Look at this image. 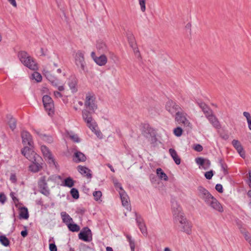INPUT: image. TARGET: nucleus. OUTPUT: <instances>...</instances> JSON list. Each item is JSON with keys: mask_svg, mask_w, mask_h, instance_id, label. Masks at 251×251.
Returning a JSON list of instances; mask_svg holds the SVG:
<instances>
[{"mask_svg": "<svg viewBox=\"0 0 251 251\" xmlns=\"http://www.w3.org/2000/svg\"><path fill=\"white\" fill-rule=\"evenodd\" d=\"M182 129L180 127H177L174 129V133L177 137H180L182 134Z\"/></svg>", "mask_w": 251, "mask_h": 251, "instance_id": "41", "label": "nucleus"}, {"mask_svg": "<svg viewBox=\"0 0 251 251\" xmlns=\"http://www.w3.org/2000/svg\"><path fill=\"white\" fill-rule=\"evenodd\" d=\"M169 152L173 160L177 165H179L181 162L180 157L177 155L176 151L174 149H170Z\"/></svg>", "mask_w": 251, "mask_h": 251, "instance_id": "23", "label": "nucleus"}, {"mask_svg": "<svg viewBox=\"0 0 251 251\" xmlns=\"http://www.w3.org/2000/svg\"><path fill=\"white\" fill-rule=\"evenodd\" d=\"M76 84V80L75 78L72 79L69 83V86L73 93L77 91Z\"/></svg>", "mask_w": 251, "mask_h": 251, "instance_id": "31", "label": "nucleus"}, {"mask_svg": "<svg viewBox=\"0 0 251 251\" xmlns=\"http://www.w3.org/2000/svg\"><path fill=\"white\" fill-rule=\"evenodd\" d=\"M126 237L128 240V242H129V244H130V246L131 251H134V248H135V245H134V241L132 240L131 237L130 235H127Z\"/></svg>", "mask_w": 251, "mask_h": 251, "instance_id": "45", "label": "nucleus"}, {"mask_svg": "<svg viewBox=\"0 0 251 251\" xmlns=\"http://www.w3.org/2000/svg\"><path fill=\"white\" fill-rule=\"evenodd\" d=\"M78 237L80 239L88 242L92 239V232L88 227H84L78 234Z\"/></svg>", "mask_w": 251, "mask_h": 251, "instance_id": "14", "label": "nucleus"}, {"mask_svg": "<svg viewBox=\"0 0 251 251\" xmlns=\"http://www.w3.org/2000/svg\"><path fill=\"white\" fill-rule=\"evenodd\" d=\"M199 105L204 113L206 117L213 113L212 110L204 103H199Z\"/></svg>", "mask_w": 251, "mask_h": 251, "instance_id": "24", "label": "nucleus"}, {"mask_svg": "<svg viewBox=\"0 0 251 251\" xmlns=\"http://www.w3.org/2000/svg\"><path fill=\"white\" fill-rule=\"evenodd\" d=\"M209 122L212 126L217 129L221 128V124L216 117L213 114V113L206 117Z\"/></svg>", "mask_w": 251, "mask_h": 251, "instance_id": "19", "label": "nucleus"}, {"mask_svg": "<svg viewBox=\"0 0 251 251\" xmlns=\"http://www.w3.org/2000/svg\"><path fill=\"white\" fill-rule=\"evenodd\" d=\"M147 130L148 131V133H146L145 134L147 138H149L150 137H152L155 136V133L151 128H148Z\"/></svg>", "mask_w": 251, "mask_h": 251, "instance_id": "46", "label": "nucleus"}, {"mask_svg": "<svg viewBox=\"0 0 251 251\" xmlns=\"http://www.w3.org/2000/svg\"><path fill=\"white\" fill-rule=\"evenodd\" d=\"M174 222L179 231L185 232L187 234L191 233L192 224L187 220L184 215L175 219Z\"/></svg>", "mask_w": 251, "mask_h": 251, "instance_id": "3", "label": "nucleus"}, {"mask_svg": "<svg viewBox=\"0 0 251 251\" xmlns=\"http://www.w3.org/2000/svg\"><path fill=\"white\" fill-rule=\"evenodd\" d=\"M187 114L183 112H177L175 117V120L179 124L182 125L184 127L192 129V125L187 118Z\"/></svg>", "mask_w": 251, "mask_h": 251, "instance_id": "6", "label": "nucleus"}, {"mask_svg": "<svg viewBox=\"0 0 251 251\" xmlns=\"http://www.w3.org/2000/svg\"><path fill=\"white\" fill-rule=\"evenodd\" d=\"M243 114L246 118L248 127L251 130V116L250 114L248 112H244Z\"/></svg>", "mask_w": 251, "mask_h": 251, "instance_id": "36", "label": "nucleus"}, {"mask_svg": "<svg viewBox=\"0 0 251 251\" xmlns=\"http://www.w3.org/2000/svg\"><path fill=\"white\" fill-rule=\"evenodd\" d=\"M10 180L13 183H16L17 181L16 176L15 174H12L10 176Z\"/></svg>", "mask_w": 251, "mask_h": 251, "instance_id": "54", "label": "nucleus"}, {"mask_svg": "<svg viewBox=\"0 0 251 251\" xmlns=\"http://www.w3.org/2000/svg\"><path fill=\"white\" fill-rule=\"evenodd\" d=\"M75 60L76 65L84 70L85 65L84 53L81 51H78L75 54Z\"/></svg>", "mask_w": 251, "mask_h": 251, "instance_id": "16", "label": "nucleus"}, {"mask_svg": "<svg viewBox=\"0 0 251 251\" xmlns=\"http://www.w3.org/2000/svg\"><path fill=\"white\" fill-rule=\"evenodd\" d=\"M61 216L63 223H64L67 226L73 222V219L69 216V215L67 214L66 212H62L61 213Z\"/></svg>", "mask_w": 251, "mask_h": 251, "instance_id": "26", "label": "nucleus"}, {"mask_svg": "<svg viewBox=\"0 0 251 251\" xmlns=\"http://www.w3.org/2000/svg\"><path fill=\"white\" fill-rule=\"evenodd\" d=\"M215 189L219 193H223V186L220 184H216Z\"/></svg>", "mask_w": 251, "mask_h": 251, "instance_id": "52", "label": "nucleus"}, {"mask_svg": "<svg viewBox=\"0 0 251 251\" xmlns=\"http://www.w3.org/2000/svg\"><path fill=\"white\" fill-rule=\"evenodd\" d=\"M58 90L59 91H62L64 90V88L63 86H59L58 87Z\"/></svg>", "mask_w": 251, "mask_h": 251, "instance_id": "63", "label": "nucleus"}, {"mask_svg": "<svg viewBox=\"0 0 251 251\" xmlns=\"http://www.w3.org/2000/svg\"><path fill=\"white\" fill-rule=\"evenodd\" d=\"M94 60L99 66L104 65L107 61V57L104 55H101L99 57L94 58Z\"/></svg>", "mask_w": 251, "mask_h": 251, "instance_id": "25", "label": "nucleus"}, {"mask_svg": "<svg viewBox=\"0 0 251 251\" xmlns=\"http://www.w3.org/2000/svg\"><path fill=\"white\" fill-rule=\"evenodd\" d=\"M49 249L50 251H57V247L56 245L53 243L50 244Z\"/></svg>", "mask_w": 251, "mask_h": 251, "instance_id": "53", "label": "nucleus"}, {"mask_svg": "<svg viewBox=\"0 0 251 251\" xmlns=\"http://www.w3.org/2000/svg\"><path fill=\"white\" fill-rule=\"evenodd\" d=\"M0 242L4 246H8L9 244V240L4 235L0 236Z\"/></svg>", "mask_w": 251, "mask_h": 251, "instance_id": "37", "label": "nucleus"}, {"mask_svg": "<svg viewBox=\"0 0 251 251\" xmlns=\"http://www.w3.org/2000/svg\"><path fill=\"white\" fill-rule=\"evenodd\" d=\"M22 154L29 161L32 162V164L29 167V170L33 172L36 173L39 172L42 168V158L35 153L30 148L24 147L22 150Z\"/></svg>", "mask_w": 251, "mask_h": 251, "instance_id": "1", "label": "nucleus"}, {"mask_svg": "<svg viewBox=\"0 0 251 251\" xmlns=\"http://www.w3.org/2000/svg\"><path fill=\"white\" fill-rule=\"evenodd\" d=\"M97 48L100 51H104L106 50L107 47L104 43L100 41L97 43Z\"/></svg>", "mask_w": 251, "mask_h": 251, "instance_id": "34", "label": "nucleus"}, {"mask_svg": "<svg viewBox=\"0 0 251 251\" xmlns=\"http://www.w3.org/2000/svg\"><path fill=\"white\" fill-rule=\"evenodd\" d=\"M244 235L245 238L246 239V240L247 241H248L251 238L247 232H245L244 233Z\"/></svg>", "mask_w": 251, "mask_h": 251, "instance_id": "62", "label": "nucleus"}, {"mask_svg": "<svg viewBox=\"0 0 251 251\" xmlns=\"http://www.w3.org/2000/svg\"><path fill=\"white\" fill-rule=\"evenodd\" d=\"M54 95L56 98H61L62 97V94L58 91H55L54 92Z\"/></svg>", "mask_w": 251, "mask_h": 251, "instance_id": "59", "label": "nucleus"}, {"mask_svg": "<svg viewBox=\"0 0 251 251\" xmlns=\"http://www.w3.org/2000/svg\"><path fill=\"white\" fill-rule=\"evenodd\" d=\"M206 204L215 211L221 213L224 211L223 205L214 197H213Z\"/></svg>", "mask_w": 251, "mask_h": 251, "instance_id": "10", "label": "nucleus"}, {"mask_svg": "<svg viewBox=\"0 0 251 251\" xmlns=\"http://www.w3.org/2000/svg\"><path fill=\"white\" fill-rule=\"evenodd\" d=\"M249 179H248V184L250 188H251V172H249Z\"/></svg>", "mask_w": 251, "mask_h": 251, "instance_id": "61", "label": "nucleus"}, {"mask_svg": "<svg viewBox=\"0 0 251 251\" xmlns=\"http://www.w3.org/2000/svg\"><path fill=\"white\" fill-rule=\"evenodd\" d=\"M84 106L85 109L92 110V112H95L97 110L98 104L94 94L88 93L86 94L84 100Z\"/></svg>", "mask_w": 251, "mask_h": 251, "instance_id": "4", "label": "nucleus"}, {"mask_svg": "<svg viewBox=\"0 0 251 251\" xmlns=\"http://www.w3.org/2000/svg\"><path fill=\"white\" fill-rule=\"evenodd\" d=\"M25 230L22 231L21 232V235L23 237H26L27 236V230L26 229V227L25 226Z\"/></svg>", "mask_w": 251, "mask_h": 251, "instance_id": "58", "label": "nucleus"}, {"mask_svg": "<svg viewBox=\"0 0 251 251\" xmlns=\"http://www.w3.org/2000/svg\"><path fill=\"white\" fill-rule=\"evenodd\" d=\"M6 198L5 195L2 193H0V202L3 204L6 201Z\"/></svg>", "mask_w": 251, "mask_h": 251, "instance_id": "51", "label": "nucleus"}, {"mask_svg": "<svg viewBox=\"0 0 251 251\" xmlns=\"http://www.w3.org/2000/svg\"><path fill=\"white\" fill-rule=\"evenodd\" d=\"M195 161L198 164L203 166L205 163V159L202 157H198L196 158Z\"/></svg>", "mask_w": 251, "mask_h": 251, "instance_id": "48", "label": "nucleus"}, {"mask_svg": "<svg viewBox=\"0 0 251 251\" xmlns=\"http://www.w3.org/2000/svg\"><path fill=\"white\" fill-rule=\"evenodd\" d=\"M70 193L74 199H77L79 198L78 191L76 188H72L70 191Z\"/></svg>", "mask_w": 251, "mask_h": 251, "instance_id": "39", "label": "nucleus"}, {"mask_svg": "<svg viewBox=\"0 0 251 251\" xmlns=\"http://www.w3.org/2000/svg\"><path fill=\"white\" fill-rule=\"evenodd\" d=\"M50 177L46 179L45 176H42L38 181V186L40 189V192L44 195L48 196L50 195V190L47 185V181L51 180Z\"/></svg>", "mask_w": 251, "mask_h": 251, "instance_id": "9", "label": "nucleus"}, {"mask_svg": "<svg viewBox=\"0 0 251 251\" xmlns=\"http://www.w3.org/2000/svg\"><path fill=\"white\" fill-rule=\"evenodd\" d=\"M166 108L167 110L171 114L176 113V115L177 112H181V107L178 104H176L172 100H169L166 105Z\"/></svg>", "mask_w": 251, "mask_h": 251, "instance_id": "13", "label": "nucleus"}, {"mask_svg": "<svg viewBox=\"0 0 251 251\" xmlns=\"http://www.w3.org/2000/svg\"><path fill=\"white\" fill-rule=\"evenodd\" d=\"M50 82L55 86H57L59 84L58 80L55 77L52 81H50Z\"/></svg>", "mask_w": 251, "mask_h": 251, "instance_id": "57", "label": "nucleus"}, {"mask_svg": "<svg viewBox=\"0 0 251 251\" xmlns=\"http://www.w3.org/2000/svg\"><path fill=\"white\" fill-rule=\"evenodd\" d=\"M18 57L21 62L29 69L33 71L38 70V65L35 60L26 51H20L18 53Z\"/></svg>", "mask_w": 251, "mask_h": 251, "instance_id": "2", "label": "nucleus"}, {"mask_svg": "<svg viewBox=\"0 0 251 251\" xmlns=\"http://www.w3.org/2000/svg\"><path fill=\"white\" fill-rule=\"evenodd\" d=\"M77 171L84 176L87 177L88 179H91L92 177L91 174V171L88 168L79 165L77 167Z\"/></svg>", "mask_w": 251, "mask_h": 251, "instance_id": "18", "label": "nucleus"}, {"mask_svg": "<svg viewBox=\"0 0 251 251\" xmlns=\"http://www.w3.org/2000/svg\"><path fill=\"white\" fill-rule=\"evenodd\" d=\"M114 185L116 188H119L120 190V191H124L123 189L121 184L120 183H119L118 181H114Z\"/></svg>", "mask_w": 251, "mask_h": 251, "instance_id": "55", "label": "nucleus"}, {"mask_svg": "<svg viewBox=\"0 0 251 251\" xmlns=\"http://www.w3.org/2000/svg\"><path fill=\"white\" fill-rule=\"evenodd\" d=\"M44 75L50 81H52L55 77L51 74L50 72L48 71L44 70Z\"/></svg>", "mask_w": 251, "mask_h": 251, "instance_id": "42", "label": "nucleus"}, {"mask_svg": "<svg viewBox=\"0 0 251 251\" xmlns=\"http://www.w3.org/2000/svg\"><path fill=\"white\" fill-rule=\"evenodd\" d=\"M232 145L236 150L240 156L243 158H245L246 157L245 152L240 142L238 140L234 139L232 141Z\"/></svg>", "mask_w": 251, "mask_h": 251, "instance_id": "17", "label": "nucleus"}, {"mask_svg": "<svg viewBox=\"0 0 251 251\" xmlns=\"http://www.w3.org/2000/svg\"><path fill=\"white\" fill-rule=\"evenodd\" d=\"M41 150L46 160H48L50 164L55 165L54 159L48 148L45 146H42Z\"/></svg>", "mask_w": 251, "mask_h": 251, "instance_id": "15", "label": "nucleus"}, {"mask_svg": "<svg viewBox=\"0 0 251 251\" xmlns=\"http://www.w3.org/2000/svg\"><path fill=\"white\" fill-rule=\"evenodd\" d=\"M119 194L124 206H127L129 205V198L125 191H120Z\"/></svg>", "mask_w": 251, "mask_h": 251, "instance_id": "21", "label": "nucleus"}, {"mask_svg": "<svg viewBox=\"0 0 251 251\" xmlns=\"http://www.w3.org/2000/svg\"><path fill=\"white\" fill-rule=\"evenodd\" d=\"M171 208L173 214L174 220L184 215L182 208L177 201L174 198L171 200Z\"/></svg>", "mask_w": 251, "mask_h": 251, "instance_id": "7", "label": "nucleus"}, {"mask_svg": "<svg viewBox=\"0 0 251 251\" xmlns=\"http://www.w3.org/2000/svg\"><path fill=\"white\" fill-rule=\"evenodd\" d=\"M106 251H113L112 248L110 247H106Z\"/></svg>", "mask_w": 251, "mask_h": 251, "instance_id": "64", "label": "nucleus"}, {"mask_svg": "<svg viewBox=\"0 0 251 251\" xmlns=\"http://www.w3.org/2000/svg\"><path fill=\"white\" fill-rule=\"evenodd\" d=\"M136 222L141 232L144 235H147V230L145 224L143 222V220L141 218L136 217Z\"/></svg>", "mask_w": 251, "mask_h": 251, "instance_id": "22", "label": "nucleus"}, {"mask_svg": "<svg viewBox=\"0 0 251 251\" xmlns=\"http://www.w3.org/2000/svg\"><path fill=\"white\" fill-rule=\"evenodd\" d=\"M74 183L75 181L70 177L66 178L64 180V185L70 188L73 187L74 185Z\"/></svg>", "mask_w": 251, "mask_h": 251, "instance_id": "32", "label": "nucleus"}, {"mask_svg": "<svg viewBox=\"0 0 251 251\" xmlns=\"http://www.w3.org/2000/svg\"><path fill=\"white\" fill-rule=\"evenodd\" d=\"M86 160V157L81 152L76 151L74 155L73 160L75 162H84Z\"/></svg>", "mask_w": 251, "mask_h": 251, "instance_id": "20", "label": "nucleus"}, {"mask_svg": "<svg viewBox=\"0 0 251 251\" xmlns=\"http://www.w3.org/2000/svg\"><path fill=\"white\" fill-rule=\"evenodd\" d=\"M21 137L23 144L25 146V147L30 148L32 150L33 141L30 133L26 131L23 130L21 132Z\"/></svg>", "mask_w": 251, "mask_h": 251, "instance_id": "11", "label": "nucleus"}, {"mask_svg": "<svg viewBox=\"0 0 251 251\" xmlns=\"http://www.w3.org/2000/svg\"><path fill=\"white\" fill-rule=\"evenodd\" d=\"M213 176V171L212 170L208 171V172H206L204 174L205 177L207 179H211Z\"/></svg>", "mask_w": 251, "mask_h": 251, "instance_id": "49", "label": "nucleus"}, {"mask_svg": "<svg viewBox=\"0 0 251 251\" xmlns=\"http://www.w3.org/2000/svg\"><path fill=\"white\" fill-rule=\"evenodd\" d=\"M198 196L206 203L213 196L205 188L202 186L198 188Z\"/></svg>", "mask_w": 251, "mask_h": 251, "instance_id": "12", "label": "nucleus"}, {"mask_svg": "<svg viewBox=\"0 0 251 251\" xmlns=\"http://www.w3.org/2000/svg\"><path fill=\"white\" fill-rule=\"evenodd\" d=\"M8 1L13 6L16 7L17 3L15 0H8Z\"/></svg>", "mask_w": 251, "mask_h": 251, "instance_id": "60", "label": "nucleus"}, {"mask_svg": "<svg viewBox=\"0 0 251 251\" xmlns=\"http://www.w3.org/2000/svg\"><path fill=\"white\" fill-rule=\"evenodd\" d=\"M140 6L141 10L142 12H144L146 11V0H138Z\"/></svg>", "mask_w": 251, "mask_h": 251, "instance_id": "43", "label": "nucleus"}, {"mask_svg": "<svg viewBox=\"0 0 251 251\" xmlns=\"http://www.w3.org/2000/svg\"><path fill=\"white\" fill-rule=\"evenodd\" d=\"M68 134L70 139L72 140L74 142L79 143L80 142V139L79 138L77 135L73 133H68Z\"/></svg>", "mask_w": 251, "mask_h": 251, "instance_id": "38", "label": "nucleus"}, {"mask_svg": "<svg viewBox=\"0 0 251 251\" xmlns=\"http://www.w3.org/2000/svg\"><path fill=\"white\" fill-rule=\"evenodd\" d=\"M8 124L10 128L13 130L16 127V121L11 116H7Z\"/></svg>", "mask_w": 251, "mask_h": 251, "instance_id": "28", "label": "nucleus"}, {"mask_svg": "<svg viewBox=\"0 0 251 251\" xmlns=\"http://www.w3.org/2000/svg\"><path fill=\"white\" fill-rule=\"evenodd\" d=\"M210 165V161L209 160L205 159V163L203 165V168L206 169L208 168Z\"/></svg>", "mask_w": 251, "mask_h": 251, "instance_id": "56", "label": "nucleus"}, {"mask_svg": "<svg viewBox=\"0 0 251 251\" xmlns=\"http://www.w3.org/2000/svg\"><path fill=\"white\" fill-rule=\"evenodd\" d=\"M43 103L46 110L49 115L54 113V103L52 99L48 95H45L42 98Z\"/></svg>", "mask_w": 251, "mask_h": 251, "instance_id": "8", "label": "nucleus"}, {"mask_svg": "<svg viewBox=\"0 0 251 251\" xmlns=\"http://www.w3.org/2000/svg\"><path fill=\"white\" fill-rule=\"evenodd\" d=\"M156 174L160 179L165 181L168 179V177L166 174L162 171L161 168H158L156 170Z\"/></svg>", "mask_w": 251, "mask_h": 251, "instance_id": "29", "label": "nucleus"}, {"mask_svg": "<svg viewBox=\"0 0 251 251\" xmlns=\"http://www.w3.org/2000/svg\"><path fill=\"white\" fill-rule=\"evenodd\" d=\"M194 149L197 151L200 152L201 151L203 150V147L200 144H197L195 146Z\"/></svg>", "mask_w": 251, "mask_h": 251, "instance_id": "50", "label": "nucleus"}, {"mask_svg": "<svg viewBox=\"0 0 251 251\" xmlns=\"http://www.w3.org/2000/svg\"><path fill=\"white\" fill-rule=\"evenodd\" d=\"M10 197H11V198L12 199L14 203H15V206L18 207V205L19 204H20V202H19V199H17L15 196V193L14 192H11L10 194Z\"/></svg>", "mask_w": 251, "mask_h": 251, "instance_id": "40", "label": "nucleus"}, {"mask_svg": "<svg viewBox=\"0 0 251 251\" xmlns=\"http://www.w3.org/2000/svg\"><path fill=\"white\" fill-rule=\"evenodd\" d=\"M93 195L96 201H98L100 199L102 196V193L100 191H95L93 193Z\"/></svg>", "mask_w": 251, "mask_h": 251, "instance_id": "44", "label": "nucleus"}, {"mask_svg": "<svg viewBox=\"0 0 251 251\" xmlns=\"http://www.w3.org/2000/svg\"><path fill=\"white\" fill-rule=\"evenodd\" d=\"M67 226L69 229L72 232H77L80 230L79 226L75 224H69Z\"/></svg>", "mask_w": 251, "mask_h": 251, "instance_id": "33", "label": "nucleus"}, {"mask_svg": "<svg viewBox=\"0 0 251 251\" xmlns=\"http://www.w3.org/2000/svg\"><path fill=\"white\" fill-rule=\"evenodd\" d=\"M32 78L35 79L37 82L41 81L42 79V75L37 72H34L32 75Z\"/></svg>", "mask_w": 251, "mask_h": 251, "instance_id": "35", "label": "nucleus"}, {"mask_svg": "<svg viewBox=\"0 0 251 251\" xmlns=\"http://www.w3.org/2000/svg\"><path fill=\"white\" fill-rule=\"evenodd\" d=\"M95 112L92 110L84 109L82 111V116L83 120L87 124V126L92 130L95 129V121L93 118L92 115Z\"/></svg>", "mask_w": 251, "mask_h": 251, "instance_id": "5", "label": "nucleus"}, {"mask_svg": "<svg viewBox=\"0 0 251 251\" xmlns=\"http://www.w3.org/2000/svg\"><path fill=\"white\" fill-rule=\"evenodd\" d=\"M127 37L128 41L130 46L132 48H134L136 45L134 37L133 36V34L131 33L128 34L127 35Z\"/></svg>", "mask_w": 251, "mask_h": 251, "instance_id": "30", "label": "nucleus"}, {"mask_svg": "<svg viewBox=\"0 0 251 251\" xmlns=\"http://www.w3.org/2000/svg\"><path fill=\"white\" fill-rule=\"evenodd\" d=\"M19 217L20 219H27L29 217L27 208L25 207L19 208Z\"/></svg>", "mask_w": 251, "mask_h": 251, "instance_id": "27", "label": "nucleus"}, {"mask_svg": "<svg viewBox=\"0 0 251 251\" xmlns=\"http://www.w3.org/2000/svg\"><path fill=\"white\" fill-rule=\"evenodd\" d=\"M220 164L221 167L224 172V174L226 175L227 174V167L226 165L223 162L222 160H221L220 161Z\"/></svg>", "mask_w": 251, "mask_h": 251, "instance_id": "47", "label": "nucleus"}]
</instances>
